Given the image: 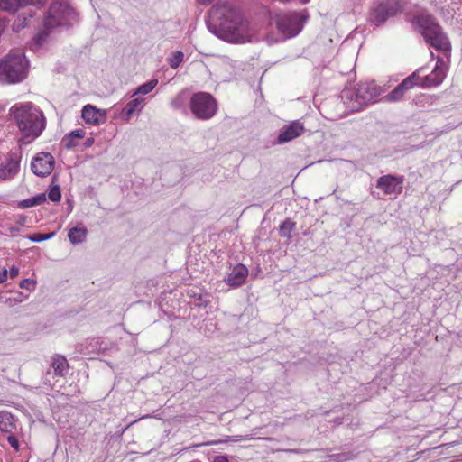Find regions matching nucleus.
<instances>
[{
    "label": "nucleus",
    "mask_w": 462,
    "mask_h": 462,
    "mask_svg": "<svg viewBox=\"0 0 462 462\" xmlns=\"http://www.w3.org/2000/svg\"><path fill=\"white\" fill-rule=\"evenodd\" d=\"M221 14L219 23L220 37L227 42L244 44L262 39L261 26L246 19L239 11L232 8L217 9Z\"/></svg>",
    "instance_id": "f257e3e1"
},
{
    "label": "nucleus",
    "mask_w": 462,
    "mask_h": 462,
    "mask_svg": "<svg viewBox=\"0 0 462 462\" xmlns=\"http://www.w3.org/2000/svg\"><path fill=\"white\" fill-rule=\"evenodd\" d=\"M9 116L14 120L26 143L38 138L46 125L43 112L31 102L12 106L9 109Z\"/></svg>",
    "instance_id": "f03ea898"
},
{
    "label": "nucleus",
    "mask_w": 462,
    "mask_h": 462,
    "mask_svg": "<svg viewBox=\"0 0 462 462\" xmlns=\"http://www.w3.org/2000/svg\"><path fill=\"white\" fill-rule=\"evenodd\" d=\"M77 21V13L68 0H53L44 17V29L34 37L32 48L37 50L43 45L49 30L57 27L72 26Z\"/></svg>",
    "instance_id": "7ed1b4c3"
},
{
    "label": "nucleus",
    "mask_w": 462,
    "mask_h": 462,
    "mask_svg": "<svg viewBox=\"0 0 462 462\" xmlns=\"http://www.w3.org/2000/svg\"><path fill=\"white\" fill-rule=\"evenodd\" d=\"M306 10L291 13H275L272 16L278 30V35L266 34L265 40L269 44L276 43L298 35L308 20Z\"/></svg>",
    "instance_id": "20e7f679"
},
{
    "label": "nucleus",
    "mask_w": 462,
    "mask_h": 462,
    "mask_svg": "<svg viewBox=\"0 0 462 462\" xmlns=\"http://www.w3.org/2000/svg\"><path fill=\"white\" fill-rule=\"evenodd\" d=\"M412 24L424 37L425 41L437 50L449 51L450 43L442 32L439 24L428 14H421L414 17Z\"/></svg>",
    "instance_id": "39448f33"
},
{
    "label": "nucleus",
    "mask_w": 462,
    "mask_h": 462,
    "mask_svg": "<svg viewBox=\"0 0 462 462\" xmlns=\"http://www.w3.org/2000/svg\"><path fill=\"white\" fill-rule=\"evenodd\" d=\"M27 74L28 61L22 53L9 54L0 61V80L4 83H19Z\"/></svg>",
    "instance_id": "423d86ee"
},
{
    "label": "nucleus",
    "mask_w": 462,
    "mask_h": 462,
    "mask_svg": "<svg viewBox=\"0 0 462 462\" xmlns=\"http://www.w3.org/2000/svg\"><path fill=\"white\" fill-rule=\"evenodd\" d=\"M381 88L374 82H361L354 88H347L342 91V98L352 103V109H360L362 106L373 103L381 95Z\"/></svg>",
    "instance_id": "0eeeda50"
},
{
    "label": "nucleus",
    "mask_w": 462,
    "mask_h": 462,
    "mask_svg": "<svg viewBox=\"0 0 462 462\" xmlns=\"http://www.w3.org/2000/svg\"><path fill=\"white\" fill-rule=\"evenodd\" d=\"M407 0H377L370 10L368 21L375 26L402 13Z\"/></svg>",
    "instance_id": "6e6552de"
},
{
    "label": "nucleus",
    "mask_w": 462,
    "mask_h": 462,
    "mask_svg": "<svg viewBox=\"0 0 462 462\" xmlns=\"http://www.w3.org/2000/svg\"><path fill=\"white\" fill-rule=\"evenodd\" d=\"M0 432L6 435L7 442L15 451L20 449L22 442H25V433L19 420L6 411H0Z\"/></svg>",
    "instance_id": "1a4fd4ad"
},
{
    "label": "nucleus",
    "mask_w": 462,
    "mask_h": 462,
    "mask_svg": "<svg viewBox=\"0 0 462 462\" xmlns=\"http://www.w3.org/2000/svg\"><path fill=\"white\" fill-rule=\"evenodd\" d=\"M190 111L199 120L212 118L217 111V100L208 93L199 92L190 98Z\"/></svg>",
    "instance_id": "9d476101"
},
{
    "label": "nucleus",
    "mask_w": 462,
    "mask_h": 462,
    "mask_svg": "<svg viewBox=\"0 0 462 462\" xmlns=\"http://www.w3.org/2000/svg\"><path fill=\"white\" fill-rule=\"evenodd\" d=\"M448 66L443 59L438 58L436 66L430 74L423 78L419 76V85L422 88H431L440 85L447 76Z\"/></svg>",
    "instance_id": "9b49d317"
},
{
    "label": "nucleus",
    "mask_w": 462,
    "mask_h": 462,
    "mask_svg": "<svg viewBox=\"0 0 462 462\" xmlns=\"http://www.w3.org/2000/svg\"><path fill=\"white\" fill-rule=\"evenodd\" d=\"M55 160L49 152H39L32 160L31 168L34 174L41 177L48 176L54 168Z\"/></svg>",
    "instance_id": "f8f14e48"
},
{
    "label": "nucleus",
    "mask_w": 462,
    "mask_h": 462,
    "mask_svg": "<svg viewBox=\"0 0 462 462\" xmlns=\"http://www.w3.org/2000/svg\"><path fill=\"white\" fill-rule=\"evenodd\" d=\"M422 70L420 69L413 72L411 75L404 79L401 84H399L392 92H390L386 97L387 101L396 102L402 98L404 93L412 88L414 86L419 85V73Z\"/></svg>",
    "instance_id": "ddd939ff"
},
{
    "label": "nucleus",
    "mask_w": 462,
    "mask_h": 462,
    "mask_svg": "<svg viewBox=\"0 0 462 462\" xmlns=\"http://www.w3.org/2000/svg\"><path fill=\"white\" fill-rule=\"evenodd\" d=\"M81 117L86 124L97 126L106 122V111L88 104L81 110Z\"/></svg>",
    "instance_id": "4468645a"
},
{
    "label": "nucleus",
    "mask_w": 462,
    "mask_h": 462,
    "mask_svg": "<svg viewBox=\"0 0 462 462\" xmlns=\"http://www.w3.org/2000/svg\"><path fill=\"white\" fill-rule=\"evenodd\" d=\"M402 178L385 175L378 179L377 187L387 195H397L402 191Z\"/></svg>",
    "instance_id": "2eb2a0df"
},
{
    "label": "nucleus",
    "mask_w": 462,
    "mask_h": 462,
    "mask_svg": "<svg viewBox=\"0 0 462 462\" xmlns=\"http://www.w3.org/2000/svg\"><path fill=\"white\" fill-rule=\"evenodd\" d=\"M304 131L305 127L301 122L299 120L292 121L281 130L277 137V142L279 143L291 142L293 139L300 136Z\"/></svg>",
    "instance_id": "dca6fc26"
},
{
    "label": "nucleus",
    "mask_w": 462,
    "mask_h": 462,
    "mask_svg": "<svg viewBox=\"0 0 462 462\" xmlns=\"http://www.w3.org/2000/svg\"><path fill=\"white\" fill-rule=\"evenodd\" d=\"M248 275V270L244 264H236L225 278V282L231 287L241 286Z\"/></svg>",
    "instance_id": "f3484780"
},
{
    "label": "nucleus",
    "mask_w": 462,
    "mask_h": 462,
    "mask_svg": "<svg viewBox=\"0 0 462 462\" xmlns=\"http://www.w3.org/2000/svg\"><path fill=\"white\" fill-rule=\"evenodd\" d=\"M19 161L15 158H9L5 163L0 164V180H5L13 178L19 171Z\"/></svg>",
    "instance_id": "a211bd4d"
},
{
    "label": "nucleus",
    "mask_w": 462,
    "mask_h": 462,
    "mask_svg": "<svg viewBox=\"0 0 462 462\" xmlns=\"http://www.w3.org/2000/svg\"><path fill=\"white\" fill-rule=\"evenodd\" d=\"M29 5H34V0H0V9L11 13Z\"/></svg>",
    "instance_id": "6ab92c4d"
},
{
    "label": "nucleus",
    "mask_w": 462,
    "mask_h": 462,
    "mask_svg": "<svg viewBox=\"0 0 462 462\" xmlns=\"http://www.w3.org/2000/svg\"><path fill=\"white\" fill-rule=\"evenodd\" d=\"M86 132L83 129H76L71 131L62 139V144L67 149H71L78 144V140L83 139Z\"/></svg>",
    "instance_id": "aec40b11"
},
{
    "label": "nucleus",
    "mask_w": 462,
    "mask_h": 462,
    "mask_svg": "<svg viewBox=\"0 0 462 462\" xmlns=\"http://www.w3.org/2000/svg\"><path fill=\"white\" fill-rule=\"evenodd\" d=\"M87 228L83 226H78L69 230L68 237L72 245L81 244L87 237Z\"/></svg>",
    "instance_id": "412c9836"
},
{
    "label": "nucleus",
    "mask_w": 462,
    "mask_h": 462,
    "mask_svg": "<svg viewBox=\"0 0 462 462\" xmlns=\"http://www.w3.org/2000/svg\"><path fill=\"white\" fill-rule=\"evenodd\" d=\"M144 104L145 99L142 97H137L129 101L123 109V113L126 116V120H128L134 112H140L143 108Z\"/></svg>",
    "instance_id": "4be33fe9"
},
{
    "label": "nucleus",
    "mask_w": 462,
    "mask_h": 462,
    "mask_svg": "<svg viewBox=\"0 0 462 462\" xmlns=\"http://www.w3.org/2000/svg\"><path fill=\"white\" fill-rule=\"evenodd\" d=\"M51 365L57 375L63 376L68 373L69 364L67 359L62 356H56L52 358Z\"/></svg>",
    "instance_id": "5701e85b"
},
{
    "label": "nucleus",
    "mask_w": 462,
    "mask_h": 462,
    "mask_svg": "<svg viewBox=\"0 0 462 462\" xmlns=\"http://www.w3.org/2000/svg\"><path fill=\"white\" fill-rule=\"evenodd\" d=\"M158 84V79H151L150 81L144 83V84H142L141 86H139L136 90L134 91V96L135 95H147L149 94L150 92H152L155 87L157 86Z\"/></svg>",
    "instance_id": "b1692460"
},
{
    "label": "nucleus",
    "mask_w": 462,
    "mask_h": 462,
    "mask_svg": "<svg viewBox=\"0 0 462 462\" xmlns=\"http://www.w3.org/2000/svg\"><path fill=\"white\" fill-rule=\"evenodd\" d=\"M26 222H27L26 217L19 216L15 221V225L8 226L6 228V231L10 234V236H14L22 231V228L23 226H25Z\"/></svg>",
    "instance_id": "393cba45"
},
{
    "label": "nucleus",
    "mask_w": 462,
    "mask_h": 462,
    "mask_svg": "<svg viewBox=\"0 0 462 462\" xmlns=\"http://www.w3.org/2000/svg\"><path fill=\"white\" fill-rule=\"evenodd\" d=\"M294 227H295V224L293 222H291L290 220L284 221L280 226V235H281V236H284V237L290 238L291 237V234L293 231Z\"/></svg>",
    "instance_id": "a878e982"
},
{
    "label": "nucleus",
    "mask_w": 462,
    "mask_h": 462,
    "mask_svg": "<svg viewBox=\"0 0 462 462\" xmlns=\"http://www.w3.org/2000/svg\"><path fill=\"white\" fill-rule=\"evenodd\" d=\"M183 53L180 51H174L168 59V62L172 69H177L183 60Z\"/></svg>",
    "instance_id": "bb28decb"
},
{
    "label": "nucleus",
    "mask_w": 462,
    "mask_h": 462,
    "mask_svg": "<svg viewBox=\"0 0 462 462\" xmlns=\"http://www.w3.org/2000/svg\"><path fill=\"white\" fill-rule=\"evenodd\" d=\"M53 236H54V233H50V234H46V235L41 234V233H35V234L30 235L28 236V239L31 240L32 242H42V241L48 240Z\"/></svg>",
    "instance_id": "cd10ccee"
},
{
    "label": "nucleus",
    "mask_w": 462,
    "mask_h": 462,
    "mask_svg": "<svg viewBox=\"0 0 462 462\" xmlns=\"http://www.w3.org/2000/svg\"><path fill=\"white\" fill-rule=\"evenodd\" d=\"M49 199L53 202H58L61 199L59 186L52 187L49 191Z\"/></svg>",
    "instance_id": "c85d7f7f"
},
{
    "label": "nucleus",
    "mask_w": 462,
    "mask_h": 462,
    "mask_svg": "<svg viewBox=\"0 0 462 462\" xmlns=\"http://www.w3.org/2000/svg\"><path fill=\"white\" fill-rule=\"evenodd\" d=\"M184 95L183 94H179L175 98H173L171 102V107H173L174 109H180L182 107L183 104H184Z\"/></svg>",
    "instance_id": "c756f323"
},
{
    "label": "nucleus",
    "mask_w": 462,
    "mask_h": 462,
    "mask_svg": "<svg viewBox=\"0 0 462 462\" xmlns=\"http://www.w3.org/2000/svg\"><path fill=\"white\" fill-rule=\"evenodd\" d=\"M20 287L28 291H33L35 289L36 282L32 279H23L20 282Z\"/></svg>",
    "instance_id": "7c9ffc66"
},
{
    "label": "nucleus",
    "mask_w": 462,
    "mask_h": 462,
    "mask_svg": "<svg viewBox=\"0 0 462 462\" xmlns=\"http://www.w3.org/2000/svg\"><path fill=\"white\" fill-rule=\"evenodd\" d=\"M44 199H45L44 198H34L32 200H29V199L24 200L23 203H24L25 207H32V206L40 204V202Z\"/></svg>",
    "instance_id": "2f4dec72"
},
{
    "label": "nucleus",
    "mask_w": 462,
    "mask_h": 462,
    "mask_svg": "<svg viewBox=\"0 0 462 462\" xmlns=\"http://www.w3.org/2000/svg\"><path fill=\"white\" fill-rule=\"evenodd\" d=\"M8 275V271L5 268L2 272H0V283H3L6 281Z\"/></svg>",
    "instance_id": "473e14b6"
},
{
    "label": "nucleus",
    "mask_w": 462,
    "mask_h": 462,
    "mask_svg": "<svg viewBox=\"0 0 462 462\" xmlns=\"http://www.w3.org/2000/svg\"><path fill=\"white\" fill-rule=\"evenodd\" d=\"M19 274V269L16 266H12L10 268V276L11 278H15Z\"/></svg>",
    "instance_id": "72a5a7b5"
},
{
    "label": "nucleus",
    "mask_w": 462,
    "mask_h": 462,
    "mask_svg": "<svg viewBox=\"0 0 462 462\" xmlns=\"http://www.w3.org/2000/svg\"><path fill=\"white\" fill-rule=\"evenodd\" d=\"M215 462H229L226 456H218L215 458Z\"/></svg>",
    "instance_id": "f704fd0d"
},
{
    "label": "nucleus",
    "mask_w": 462,
    "mask_h": 462,
    "mask_svg": "<svg viewBox=\"0 0 462 462\" xmlns=\"http://www.w3.org/2000/svg\"><path fill=\"white\" fill-rule=\"evenodd\" d=\"M93 143H94V138H88L85 141V146L86 147H90Z\"/></svg>",
    "instance_id": "c9c22d12"
},
{
    "label": "nucleus",
    "mask_w": 462,
    "mask_h": 462,
    "mask_svg": "<svg viewBox=\"0 0 462 462\" xmlns=\"http://www.w3.org/2000/svg\"><path fill=\"white\" fill-rule=\"evenodd\" d=\"M223 442L224 441H222V440H214L211 442H208L206 445H217V444L223 443Z\"/></svg>",
    "instance_id": "e433bc0d"
},
{
    "label": "nucleus",
    "mask_w": 462,
    "mask_h": 462,
    "mask_svg": "<svg viewBox=\"0 0 462 462\" xmlns=\"http://www.w3.org/2000/svg\"><path fill=\"white\" fill-rule=\"evenodd\" d=\"M337 459H339L340 457V460H347L348 459V457L346 456V455H337Z\"/></svg>",
    "instance_id": "4c0bfd02"
},
{
    "label": "nucleus",
    "mask_w": 462,
    "mask_h": 462,
    "mask_svg": "<svg viewBox=\"0 0 462 462\" xmlns=\"http://www.w3.org/2000/svg\"><path fill=\"white\" fill-rule=\"evenodd\" d=\"M309 1H310V0H300V2H301V3H303V4H306V3H308Z\"/></svg>",
    "instance_id": "58836bf2"
}]
</instances>
